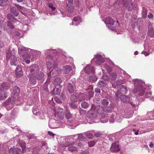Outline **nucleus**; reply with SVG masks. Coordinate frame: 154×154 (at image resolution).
Wrapping results in <instances>:
<instances>
[{
	"mask_svg": "<svg viewBox=\"0 0 154 154\" xmlns=\"http://www.w3.org/2000/svg\"><path fill=\"white\" fill-rule=\"evenodd\" d=\"M46 64L47 67L49 70H50V69L54 68L53 64L49 60L47 61Z\"/></svg>",
	"mask_w": 154,
	"mask_h": 154,
	"instance_id": "nucleus-27",
	"label": "nucleus"
},
{
	"mask_svg": "<svg viewBox=\"0 0 154 154\" xmlns=\"http://www.w3.org/2000/svg\"><path fill=\"white\" fill-rule=\"evenodd\" d=\"M153 143H152V142H151L149 145V146L150 148H152L153 146Z\"/></svg>",
	"mask_w": 154,
	"mask_h": 154,
	"instance_id": "nucleus-60",
	"label": "nucleus"
},
{
	"mask_svg": "<svg viewBox=\"0 0 154 154\" xmlns=\"http://www.w3.org/2000/svg\"><path fill=\"white\" fill-rule=\"evenodd\" d=\"M7 93L4 91H2L0 92V100H5L7 97Z\"/></svg>",
	"mask_w": 154,
	"mask_h": 154,
	"instance_id": "nucleus-10",
	"label": "nucleus"
},
{
	"mask_svg": "<svg viewBox=\"0 0 154 154\" xmlns=\"http://www.w3.org/2000/svg\"><path fill=\"white\" fill-rule=\"evenodd\" d=\"M10 86V84L8 82H3L1 85L2 87L5 90H8Z\"/></svg>",
	"mask_w": 154,
	"mask_h": 154,
	"instance_id": "nucleus-20",
	"label": "nucleus"
},
{
	"mask_svg": "<svg viewBox=\"0 0 154 154\" xmlns=\"http://www.w3.org/2000/svg\"><path fill=\"white\" fill-rule=\"evenodd\" d=\"M39 70L38 66L36 64L32 65L30 67L31 72L34 75H36Z\"/></svg>",
	"mask_w": 154,
	"mask_h": 154,
	"instance_id": "nucleus-4",
	"label": "nucleus"
},
{
	"mask_svg": "<svg viewBox=\"0 0 154 154\" xmlns=\"http://www.w3.org/2000/svg\"><path fill=\"white\" fill-rule=\"evenodd\" d=\"M138 91L136 90V89H134L133 90V92L134 93H136Z\"/></svg>",
	"mask_w": 154,
	"mask_h": 154,
	"instance_id": "nucleus-61",
	"label": "nucleus"
},
{
	"mask_svg": "<svg viewBox=\"0 0 154 154\" xmlns=\"http://www.w3.org/2000/svg\"><path fill=\"white\" fill-rule=\"evenodd\" d=\"M95 143L94 141H92L89 142H88L89 146L90 147H91L94 145Z\"/></svg>",
	"mask_w": 154,
	"mask_h": 154,
	"instance_id": "nucleus-39",
	"label": "nucleus"
},
{
	"mask_svg": "<svg viewBox=\"0 0 154 154\" xmlns=\"http://www.w3.org/2000/svg\"><path fill=\"white\" fill-rule=\"evenodd\" d=\"M67 8L68 12L72 13L74 9L73 4H67Z\"/></svg>",
	"mask_w": 154,
	"mask_h": 154,
	"instance_id": "nucleus-21",
	"label": "nucleus"
},
{
	"mask_svg": "<svg viewBox=\"0 0 154 154\" xmlns=\"http://www.w3.org/2000/svg\"><path fill=\"white\" fill-rule=\"evenodd\" d=\"M124 6L126 7L128 10L131 11L133 8V6L131 0H127Z\"/></svg>",
	"mask_w": 154,
	"mask_h": 154,
	"instance_id": "nucleus-6",
	"label": "nucleus"
},
{
	"mask_svg": "<svg viewBox=\"0 0 154 154\" xmlns=\"http://www.w3.org/2000/svg\"><path fill=\"white\" fill-rule=\"evenodd\" d=\"M61 97H62L63 100H65V96L63 94H62V96H61Z\"/></svg>",
	"mask_w": 154,
	"mask_h": 154,
	"instance_id": "nucleus-59",
	"label": "nucleus"
},
{
	"mask_svg": "<svg viewBox=\"0 0 154 154\" xmlns=\"http://www.w3.org/2000/svg\"><path fill=\"white\" fill-rule=\"evenodd\" d=\"M21 152V149L17 147L13 148L11 151L12 154H20Z\"/></svg>",
	"mask_w": 154,
	"mask_h": 154,
	"instance_id": "nucleus-19",
	"label": "nucleus"
},
{
	"mask_svg": "<svg viewBox=\"0 0 154 154\" xmlns=\"http://www.w3.org/2000/svg\"><path fill=\"white\" fill-rule=\"evenodd\" d=\"M12 90V94L14 95H17L20 92V88L17 86L14 87Z\"/></svg>",
	"mask_w": 154,
	"mask_h": 154,
	"instance_id": "nucleus-14",
	"label": "nucleus"
},
{
	"mask_svg": "<svg viewBox=\"0 0 154 154\" xmlns=\"http://www.w3.org/2000/svg\"><path fill=\"white\" fill-rule=\"evenodd\" d=\"M95 108L96 106H95L94 104H92L91 105V110H89V111H94Z\"/></svg>",
	"mask_w": 154,
	"mask_h": 154,
	"instance_id": "nucleus-46",
	"label": "nucleus"
},
{
	"mask_svg": "<svg viewBox=\"0 0 154 154\" xmlns=\"http://www.w3.org/2000/svg\"><path fill=\"white\" fill-rule=\"evenodd\" d=\"M80 18L79 16H77L74 17L73 19V22L72 23V25H75L77 26L79 24V21H80Z\"/></svg>",
	"mask_w": 154,
	"mask_h": 154,
	"instance_id": "nucleus-11",
	"label": "nucleus"
},
{
	"mask_svg": "<svg viewBox=\"0 0 154 154\" xmlns=\"http://www.w3.org/2000/svg\"><path fill=\"white\" fill-rule=\"evenodd\" d=\"M120 98L124 103H127L129 101V97L125 95H121L120 97Z\"/></svg>",
	"mask_w": 154,
	"mask_h": 154,
	"instance_id": "nucleus-13",
	"label": "nucleus"
},
{
	"mask_svg": "<svg viewBox=\"0 0 154 154\" xmlns=\"http://www.w3.org/2000/svg\"><path fill=\"white\" fill-rule=\"evenodd\" d=\"M49 6L53 11L55 9V7H53V5L52 4H49Z\"/></svg>",
	"mask_w": 154,
	"mask_h": 154,
	"instance_id": "nucleus-44",
	"label": "nucleus"
},
{
	"mask_svg": "<svg viewBox=\"0 0 154 154\" xmlns=\"http://www.w3.org/2000/svg\"><path fill=\"white\" fill-rule=\"evenodd\" d=\"M85 72L88 75L94 73V66L90 67L89 65H87L84 69Z\"/></svg>",
	"mask_w": 154,
	"mask_h": 154,
	"instance_id": "nucleus-2",
	"label": "nucleus"
},
{
	"mask_svg": "<svg viewBox=\"0 0 154 154\" xmlns=\"http://www.w3.org/2000/svg\"><path fill=\"white\" fill-rule=\"evenodd\" d=\"M110 149L111 151L113 152H117L120 150L118 144L116 142H114L112 144Z\"/></svg>",
	"mask_w": 154,
	"mask_h": 154,
	"instance_id": "nucleus-3",
	"label": "nucleus"
},
{
	"mask_svg": "<svg viewBox=\"0 0 154 154\" xmlns=\"http://www.w3.org/2000/svg\"><path fill=\"white\" fill-rule=\"evenodd\" d=\"M98 107L99 108H100V106H98ZM98 108V106H97V112L98 113H99V114H102L103 113L104 111H103V109L102 107V108H101V109H97Z\"/></svg>",
	"mask_w": 154,
	"mask_h": 154,
	"instance_id": "nucleus-33",
	"label": "nucleus"
},
{
	"mask_svg": "<svg viewBox=\"0 0 154 154\" xmlns=\"http://www.w3.org/2000/svg\"><path fill=\"white\" fill-rule=\"evenodd\" d=\"M11 21L13 22L14 23H17L18 24H19L20 23L19 21L17 20L16 18L14 17H13V19Z\"/></svg>",
	"mask_w": 154,
	"mask_h": 154,
	"instance_id": "nucleus-38",
	"label": "nucleus"
},
{
	"mask_svg": "<svg viewBox=\"0 0 154 154\" xmlns=\"http://www.w3.org/2000/svg\"><path fill=\"white\" fill-rule=\"evenodd\" d=\"M72 70V68L70 66L68 65L64 66L63 69V72L65 74L69 73Z\"/></svg>",
	"mask_w": 154,
	"mask_h": 154,
	"instance_id": "nucleus-15",
	"label": "nucleus"
},
{
	"mask_svg": "<svg viewBox=\"0 0 154 154\" xmlns=\"http://www.w3.org/2000/svg\"><path fill=\"white\" fill-rule=\"evenodd\" d=\"M68 1V2L67 3V4H71V5H72L73 3V0H67Z\"/></svg>",
	"mask_w": 154,
	"mask_h": 154,
	"instance_id": "nucleus-49",
	"label": "nucleus"
},
{
	"mask_svg": "<svg viewBox=\"0 0 154 154\" xmlns=\"http://www.w3.org/2000/svg\"><path fill=\"white\" fill-rule=\"evenodd\" d=\"M95 136L97 137H100L102 135V134L100 132H96L94 133Z\"/></svg>",
	"mask_w": 154,
	"mask_h": 154,
	"instance_id": "nucleus-40",
	"label": "nucleus"
},
{
	"mask_svg": "<svg viewBox=\"0 0 154 154\" xmlns=\"http://www.w3.org/2000/svg\"><path fill=\"white\" fill-rule=\"evenodd\" d=\"M147 12V9L145 7H143L142 10V17L143 18L145 19L146 17Z\"/></svg>",
	"mask_w": 154,
	"mask_h": 154,
	"instance_id": "nucleus-24",
	"label": "nucleus"
},
{
	"mask_svg": "<svg viewBox=\"0 0 154 154\" xmlns=\"http://www.w3.org/2000/svg\"><path fill=\"white\" fill-rule=\"evenodd\" d=\"M147 95H149V96H151L152 94V93L150 92H149L147 93Z\"/></svg>",
	"mask_w": 154,
	"mask_h": 154,
	"instance_id": "nucleus-62",
	"label": "nucleus"
},
{
	"mask_svg": "<svg viewBox=\"0 0 154 154\" xmlns=\"http://www.w3.org/2000/svg\"><path fill=\"white\" fill-rule=\"evenodd\" d=\"M15 73L17 76L18 77L21 76L23 74V72L21 67L19 66L17 67Z\"/></svg>",
	"mask_w": 154,
	"mask_h": 154,
	"instance_id": "nucleus-7",
	"label": "nucleus"
},
{
	"mask_svg": "<svg viewBox=\"0 0 154 154\" xmlns=\"http://www.w3.org/2000/svg\"><path fill=\"white\" fill-rule=\"evenodd\" d=\"M75 102H72L70 103V105L73 108L75 109L77 107V105L74 103Z\"/></svg>",
	"mask_w": 154,
	"mask_h": 154,
	"instance_id": "nucleus-35",
	"label": "nucleus"
},
{
	"mask_svg": "<svg viewBox=\"0 0 154 154\" xmlns=\"http://www.w3.org/2000/svg\"><path fill=\"white\" fill-rule=\"evenodd\" d=\"M151 32H152V31H149V35L151 37H153L154 36V33H153V34H151Z\"/></svg>",
	"mask_w": 154,
	"mask_h": 154,
	"instance_id": "nucleus-54",
	"label": "nucleus"
},
{
	"mask_svg": "<svg viewBox=\"0 0 154 154\" xmlns=\"http://www.w3.org/2000/svg\"><path fill=\"white\" fill-rule=\"evenodd\" d=\"M123 89L125 91V92H126V90H127L126 87V86H125L124 85H122V88L121 89V91H123Z\"/></svg>",
	"mask_w": 154,
	"mask_h": 154,
	"instance_id": "nucleus-47",
	"label": "nucleus"
},
{
	"mask_svg": "<svg viewBox=\"0 0 154 154\" xmlns=\"http://www.w3.org/2000/svg\"><path fill=\"white\" fill-rule=\"evenodd\" d=\"M14 5L15 6V7L18 9L19 11H21V10H22L23 8V7L21 6H20V5H17V4H14Z\"/></svg>",
	"mask_w": 154,
	"mask_h": 154,
	"instance_id": "nucleus-36",
	"label": "nucleus"
},
{
	"mask_svg": "<svg viewBox=\"0 0 154 154\" xmlns=\"http://www.w3.org/2000/svg\"><path fill=\"white\" fill-rule=\"evenodd\" d=\"M81 106L82 108L86 109L89 106V104L88 103L85 101H82L81 103Z\"/></svg>",
	"mask_w": 154,
	"mask_h": 154,
	"instance_id": "nucleus-23",
	"label": "nucleus"
},
{
	"mask_svg": "<svg viewBox=\"0 0 154 154\" xmlns=\"http://www.w3.org/2000/svg\"><path fill=\"white\" fill-rule=\"evenodd\" d=\"M84 134L86 137L89 139H91L93 137V134L89 132H85Z\"/></svg>",
	"mask_w": 154,
	"mask_h": 154,
	"instance_id": "nucleus-28",
	"label": "nucleus"
},
{
	"mask_svg": "<svg viewBox=\"0 0 154 154\" xmlns=\"http://www.w3.org/2000/svg\"><path fill=\"white\" fill-rule=\"evenodd\" d=\"M7 17L8 20L10 21H11L13 18V17L11 14H7Z\"/></svg>",
	"mask_w": 154,
	"mask_h": 154,
	"instance_id": "nucleus-37",
	"label": "nucleus"
},
{
	"mask_svg": "<svg viewBox=\"0 0 154 154\" xmlns=\"http://www.w3.org/2000/svg\"><path fill=\"white\" fill-rule=\"evenodd\" d=\"M4 24V21L3 18L0 19V28L3 26Z\"/></svg>",
	"mask_w": 154,
	"mask_h": 154,
	"instance_id": "nucleus-41",
	"label": "nucleus"
},
{
	"mask_svg": "<svg viewBox=\"0 0 154 154\" xmlns=\"http://www.w3.org/2000/svg\"><path fill=\"white\" fill-rule=\"evenodd\" d=\"M89 79L91 82H94L97 80V78L94 75H92L90 76Z\"/></svg>",
	"mask_w": 154,
	"mask_h": 154,
	"instance_id": "nucleus-26",
	"label": "nucleus"
},
{
	"mask_svg": "<svg viewBox=\"0 0 154 154\" xmlns=\"http://www.w3.org/2000/svg\"><path fill=\"white\" fill-rule=\"evenodd\" d=\"M89 97L90 98L93 97L94 94L91 91H89L88 93Z\"/></svg>",
	"mask_w": 154,
	"mask_h": 154,
	"instance_id": "nucleus-45",
	"label": "nucleus"
},
{
	"mask_svg": "<svg viewBox=\"0 0 154 154\" xmlns=\"http://www.w3.org/2000/svg\"><path fill=\"white\" fill-rule=\"evenodd\" d=\"M22 152L23 153H25L26 151V146H23V147L22 148Z\"/></svg>",
	"mask_w": 154,
	"mask_h": 154,
	"instance_id": "nucleus-52",
	"label": "nucleus"
},
{
	"mask_svg": "<svg viewBox=\"0 0 154 154\" xmlns=\"http://www.w3.org/2000/svg\"><path fill=\"white\" fill-rule=\"evenodd\" d=\"M72 117L71 114L68 110H66V117L68 119L71 118Z\"/></svg>",
	"mask_w": 154,
	"mask_h": 154,
	"instance_id": "nucleus-30",
	"label": "nucleus"
},
{
	"mask_svg": "<svg viewBox=\"0 0 154 154\" xmlns=\"http://www.w3.org/2000/svg\"><path fill=\"white\" fill-rule=\"evenodd\" d=\"M114 122V119L113 118V117L112 116L110 118V122L111 123H113Z\"/></svg>",
	"mask_w": 154,
	"mask_h": 154,
	"instance_id": "nucleus-48",
	"label": "nucleus"
},
{
	"mask_svg": "<svg viewBox=\"0 0 154 154\" xmlns=\"http://www.w3.org/2000/svg\"><path fill=\"white\" fill-rule=\"evenodd\" d=\"M10 9L11 13L15 16H17L19 14V12L17 9L13 6H11Z\"/></svg>",
	"mask_w": 154,
	"mask_h": 154,
	"instance_id": "nucleus-8",
	"label": "nucleus"
},
{
	"mask_svg": "<svg viewBox=\"0 0 154 154\" xmlns=\"http://www.w3.org/2000/svg\"><path fill=\"white\" fill-rule=\"evenodd\" d=\"M116 83L117 85H120L121 84L122 82L121 81H117L116 82Z\"/></svg>",
	"mask_w": 154,
	"mask_h": 154,
	"instance_id": "nucleus-58",
	"label": "nucleus"
},
{
	"mask_svg": "<svg viewBox=\"0 0 154 154\" xmlns=\"http://www.w3.org/2000/svg\"><path fill=\"white\" fill-rule=\"evenodd\" d=\"M24 0H16L17 2H22Z\"/></svg>",
	"mask_w": 154,
	"mask_h": 154,
	"instance_id": "nucleus-64",
	"label": "nucleus"
},
{
	"mask_svg": "<svg viewBox=\"0 0 154 154\" xmlns=\"http://www.w3.org/2000/svg\"><path fill=\"white\" fill-rule=\"evenodd\" d=\"M79 99L78 94L77 93H74L71 97V101L76 102Z\"/></svg>",
	"mask_w": 154,
	"mask_h": 154,
	"instance_id": "nucleus-12",
	"label": "nucleus"
},
{
	"mask_svg": "<svg viewBox=\"0 0 154 154\" xmlns=\"http://www.w3.org/2000/svg\"><path fill=\"white\" fill-rule=\"evenodd\" d=\"M95 91L97 93H99L100 94V90L99 88H96L95 89Z\"/></svg>",
	"mask_w": 154,
	"mask_h": 154,
	"instance_id": "nucleus-51",
	"label": "nucleus"
},
{
	"mask_svg": "<svg viewBox=\"0 0 154 154\" xmlns=\"http://www.w3.org/2000/svg\"><path fill=\"white\" fill-rule=\"evenodd\" d=\"M114 21L109 17H106L105 19V23L106 24L112 25L114 23Z\"/></svg>",
	"mask_w": 154,
	"mask_h": 154,
	"instance_id": "nucleus-9",
	"label": "nucleus"
},
{
	"mask_svg": "<svg viewBox=\"0 0 154 154\" xmlns=\"http://www.w3.org/2000/svg\"><path fill=\"white\" fill-rule=\"evenodd\" d=\"M7 59H9L11 58L10 62L11 64L12 65H17L16 62H17V58L14 55L11 54L10 52H8L7 53Z\"/></svg>",
	"mask_w": 154,
	"mask_h": 154,
	"instance_id": "nucleus-1",
	"label": "nucleus"
},
{
	"mask_svg": "<svg viewBox=\"0 0 154 154\" xmlns=\"http://www.w3.org/2000/svg\"><path fill=\"white\" fill-rule=\"evenodd\" d=\"M26 62L27 63H29L30 62V60H27L26 61Z\"/></svg>",
	"mask_w": 154,
	"mask_h": 154,
	"instance_id": "nucleus-63",
	"label": "nucleus"
},
{
	"mask_svg": "<svg viewBox=\"0 0 154 154\" xmlns=\"http://www.w3.org/2000/svg\"><path fill=\"white\" fill-rule=\"evenodd\" d=\"M4 46L3 42L0 40V48H2Z\"/></svg>",
	"mask_w": 154,
	"mask_h": 154,
	"instance_id": "nucleus-56",
	"label": "nucleus"
},
{
	"mask_svg": "<svg viewBox=\"0 0 154 154\" xmlns=\"http://www.w3.org/2000/svg\"><path fill=\"white\" fill-rule=\"evenodd\" d=\"M96 58L97 59L100 60L101 58V56L100 55H96Z\"/></svg>",
	"mask_w": 154,
	"mask_h": 154,
	"instance_id": "nucleus-55",
	"label": "nucleus"
},
{
	"mask_svg": "<svg viewBox=\"0 0 154 154\" xmlns=\"http://www.w3.org/2000/svg\"><path fill=\"white\" fill-rule=\"evenodd\" d=\"M148 17L149 19H152L153 17V15L151 13H149V15H148Z\"/></svg>",
	"mask_w": 154,
	"mask_h": 154,
	"instance_id": "nucleus-50",
	"label": "nucleus"
},
{
	"mask_svg": "<svg viewBox=\"0 0 154 154\" xmlns=\"http://www.w3.org/2000/svg\"><path fill=\"white\" fill-rule=\"evenodd\" d=\"M62 82V81L61 79L59 77H58L55 79L53 81V83L55 85H59L60 86H61L60 84Z\"/></svg>",
	"mask_w": 154,
	"mask_h": 154,
	"instance_id": "nucleus-16",
	"label": "nucleus"
},
{
	"mask_svg": "<svg viewBox=\"0 0 154 154\" xmlns=\"http://www.w3.org/2000/svg\"><path fill=\"white\" fill-rule=\"evenodd\" d=\"M75 85L74 83L72 81L68 83L67 86V89L68 92L70 93H72L74 91V86Z\"/></svg>",
	"mask_w": 154,
	"mask_h": 154,
	"instance_id": "nucleus-5",
	"label": "nucleus"
},
{
	"mask_svg": "<svg viewBox=\"0 0 154 154\" xmlns=\"http://www.w3.org/2000/svg\"><path fill=\"white\" fill-rule=\"evenodd\" d=\"M53 91H54L53 94L56 95L59 94L60 92V91L59 88H57L56 89H54Z\"/></svg>",
	"mask_w": 154,
	"mask_h": 154,
	"instance_id": "nucleus-32",
	"label": "nucleus"
},
{
	"mask_svg": "<svg viewBox=\"0 0 154 154\" xmlns=\"http://www.w3.org/2000/svg\"><path fill=\"white\" fill-rule=\"evenodd\" d=\"M38 74L35 76L38 80H43L44 78V74L43 72H40L38 73Z\"/></svg>",
	"mask_w": 154,
	"mask_h": 154,
	"instance_id": "nucleus-18",
	"label": "nucleus"
},
{
	"mask_svg": "<svg viewBox=\"0 0 154 154\" xmlns=\"http://www.w3.org/2000/svg\"><path fill=\"white\" fill-rule=\"evenodd\" d=\"M104 112H110L112 111V109L110 107L108 106L106 107H103Z\"/></svg>",
	"mask_w": 154,
	"mask_h": 154,
	"instance_id": "nucleus-25",
	"label": "nucleus"
},
{
	"mask_svg": "<svg viewBox=\"0 0 154 154\" xmlns=\"http://www.w3.org/2000/svg\"><path fill=\"white\" fill-rule=\"evenodd\" d=\"M86 95H85L84 93H79L78 94L79 99L80 101H81L83 100H85V97Z\"/></svg>",
	"mask_w": 154,
	"mask_h": 154,
	"instance_id": "nucleus-22",
	"label": "nucleus"
},
{
	"mask_svg": "<svg viewBox=\"0 0 154 154\" xmlns=\"http://www.w3.org/2000/svg\"><path fill=\"white\" fill-rule=\"evenodd\" d=\"M68 149L69 151H71L73 152H76L77 148L74 146H71L68 148Z\"/></svg>",
	"mask_w": 154,
	"mask_h": 154,
	"instance_id": "nucleus-29",
	"label": "nucleus"
},
{
	"mask_svg": "<svg viewBox=\"0 0 154 154\" xmlns=\"http://www.w3.org/2000/svg\"><path fill=\"white\" fill-rule=\"evenodd\" d=\"M5 1L4 0H0V6H3L5 4Z\"/></svg>",
	"mask_w": 154,
	"mask_h": 154,
	"instance_id": "nucleus-42",
	"label": "nucleus"
},
{
	"mask_svg": "<svg viewBox=\"0 0 154 154\" xmlns=\"http://www.w3.org/2000/svg\"><path fill=\"white\" fill-rule=\"evenodd\" d=\"M47 59H48L51 60L52 59L53 57H52L51 55H49L47 56Z\"/></svg>",
	"mask_w": 154,
	"mask_h": 154,
	"instance_id": "nucleus-57",
	"label": "nucleus"
},
{
	"mask_svg": "<svg viewBox=\"0 0 154 154\" xmlns=\"http://www.w3.org/2000/svg\"><path fill=\"white\" fill-rule=\"evenodd\" d=\"M111 75L112 77V80H115L117 78V75L116 73H112L111 74Z\"/></svg>",
	"mask_w": 154,
	"mask_h": 154,
	"instance_id": "nucleus-34",
	"label": "nucleus"
},
{
	"mask_svg": "<svg viewBox=\"0 0 154 154\" xmlns=\"http://www.w3.org/2000/svg\"><path fill=\"white\" fill-rule=\"evenodd\" d=\"M55 101L57 103H62V101L60 100L57 97H55L54 98Z\"/></svg>",
	"mask_w": 154,
	"mask_h": 154,
	"instance_id": "nucleus-43",
	"label": "nucleus"
},
{
	"mask_svg": "<svg viewBox=\"0 0 154 154\" xmlns=\"http://www.w3.org/2000/svg\"><path fill=\"white\" fill-rule=\"evenodd\" d=\"M78 139L80 141H83L85 139V137L82 134H79L78 135Z\"/></svg>",
	"mask_w": 154,
	"mask_h": 154,
	"instance_id": "nucleus-31",
	"label": "nucleus"
},
{
	"mask_svg": "<svg viewBox=\"0 0 154 154\" xmlns=\"http://www.w3.org/2000/svg\"><path fill=\"white\" fill-rule=\"evenodd\" d=\"M48 134L50 135H51L53 137L55 135V134H53L52 132L50 131H48Z\"/></svg>",
	"mask_w": 154,
	"mask_h": 154,
	"instance_id": "nucleus-53",
	"label": "nucleus"
},
{
	"mask_svg": "<svg viewBox=\"0 0 154 154\" xmlns=\"http://www.w3.org/2000/svg\"><path fill=\"white\" fill-rule=\"evenodd\" d=\"M102 107H106L109 104V101L108 99H104L102 100L100 102Z\"/></svg>",
	"mask_w": 154,
	"mask_h": 154,
	"instance_id": "nucleus-17",
	"label": "nucleus"
}]
</instances>
